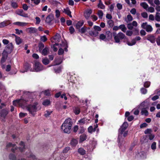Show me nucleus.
I'll list each match as a JSON object with an SVG mask.
<instances>
[{"mask_svg": "<svg viewBox=\"0 0 160 160\" xmlns=\"http://www.w3.org/2000/svg\"><path fill=\"white\" fill-rule=\"evenodd\" d=\"M128 126V124L127 122H124L118 130V142L120 147L123 145L125 143L124 138H122V134L126 129Z\"/></svg>", "mask_w": 160, "mask_h": 160, "instance_id": "obj_1", "label": "nucleus"}, {"mask_svg": "<svg viewBox=\"0 0 160 160\" xmlns=\"http://www.w3.org/2000/svg\"><path fill=\"white\" fill-rule=\"evenodd\" d=\"M72 123L71 119L69 118L66 119L62 124L61 126V129L64 132L69 134L70 133Z\"/></svg>", "mask_w": 160, "mask_h": 160, "instance_id": "obj_2", "label": "nucleus"}, {"mask_svg": "<svg viewBox=\"0 0 160 160\" xmlns=\"http://www.w3.org/2000/svg\"><path fill=\"white\" fill-rule=\"evenodd\" d=\"M38 103L37 102H35L33 104H30L26 106V109L33 116H34L35 112L37 111V105Z\"/></svg>", "mask_w": 160, "mask_h": 160, "instance_id": "obj_3", "label": "nucleus"}, {"mask_svg": "<svg viewBox=\"0 0 160 160\" xmlns=\"http://www.w3.org/2000/svg\"><path fill=\"white\" fill-rule=\"evenodd\" d=\"M28 101L26 100L20 99H16L13 101V105L15 106H16L18 104L22 106H25L28 104Z\"/></svg>", "mask_w": 160, "mask_h": 160, "instance_id": "obj_4", "label": "nucleus"}, {"mask_svg": "<svg viewBox=\"0 0 160 160\" xmlns=\"http://www.w3.org/2000/svg\"><path fill=\"white\" fill-rule=\"evenodd\" d=\"M8 113V111L6 109H2L0 111V119L2 121H5V119Z\"/></svg>", "mask_w": 160, "mask_h": 160, "instance_id": "obj_5", "label": "nucleus"}, {"mask_svg": "<svg viewBox=\"0 0 160 160\" xmlns=\"http://www.w3.org/2000/svg\"><path fill=\"white\" fill-rule=\"evenodd\" d=\"M34 69L36 72H39L43 69V65L39 62L36 61L33 66Z\"/></svg>", "mask_w": 160, "mask_h": 160, "instance_id": "obj_6", "label": "nucleus"}, {"mask_svg": "<svg viewBox=\"0 0 160 160\" xmlns=\"http://www.w3.org/2000/svg\"><path fill=\"white\" fill-rule=\"evenodd\" d=\"M113 36L115 40H120L125 39V35L121 32H120L118 34H116V33H113Z\"/></svg>", "mask_w": 160, "mask_h": 160, "instance_id": "obj_7", "label": "nucleus"}, {"mask_svg": "<svg viewBox=\"0 0 160 160\" xmlns=\"http://www.w3.org/2000/svg\"><path fill=\"white\" fill-rule=\"evenodd\" d=\"M142 27L144 29H145L148 32H150L152 30V26L149 25H147V22H143L141 25Z\"/></svg>", "mask_w": 160, "mask_h": 160, "instance_id": "obj_8", "label": "nucleus"}, {"mask_svg": "<svg viewBox=\"0 0 160 160\" xmlns=\"http://www.w3.org/2000/svg\"><path fill=\"white\" fill-rule=\"evenodd\" d=\"M81 108L82 107L79 105L74 106L72 108L73 112L76 115H78L81 112Z\"/></svg>", "mask_w": 160, "mask_h": 160, "instance_id": "obj_9", "label": "nucleus"}, {"mask_svg": "<svg viewBox=\"0 0 160 160\" xmlns=\"http://www.w3.org/2000/svg\"><path fill=\"white\" fill-rule=\"evenodd\" d=\"M13 46L12 43H10L6 46L5 49L4 50L8 52V53H10L13 51Z\"/></svg>", "mask_w": 160, "mask_h": 160, "instance_id": "obj_10", "label": "nucleus"}, {"mask_svg": "<svg viewBox=\"0 0 160 160\" xmlns=\"http://www.w3.org/2000/svg\"><path fill=\"white\" fill-rule=\"evenodd\" d=\"M26 31L30 33H37L38 31V30L35 28L30 27L27 28Z\"/></svg>", "mask_w": 160, "mask_h": 160, "instance_id": "obj_11", "label": "nucleus"}, {"mask_svg": "<svg viewBox=\"0 0 160 160\" xmlns=\"http://www.w3.org/2000/svg\"><path fill=\"white\" fill-rule=\"evenodd\" d=\"M142 109H147L148 108L149 106V103L147 101L145 100L142 102L140 104Z\"/></svg>", "mask_w": 160, "mask_h": 160, "instance_id": "obj_12", "label": "nucleus"}, {"mask_svg": "<svg viewBox=\"0 0 160 160\" xmlns=\"http://www.w3.org/2000/svg\"><path fill=\"white\" fill-rule=\"evenodd\" d=\"M54 19V15L52 14H50L46 18V22L47 23H50Z\"/></svg>", "mask_w": 160, "mask_h": 160, "instance_id": "obj_13", "label": "nucleus"}, {"mask_svg": "<svg viewBox=\"0 0 160 160\" xmlns=\"http://www.w3.org/2000/svg\"><path fill=\"white\" fill-rule=\"evenodd\" d=\"M61 41V43L60 44L61 47L62 48L64 47V50L66 52H67L68 51V46L67 41Z\"/></svg>", "mask_w": 160, "mask_h": 160, "instance_id": "obj_14", "label": "nucleus"}, {"mask_svg": "<svg viewBox=\"0 0 160 160\" xmlns=\"http://www.w3.org/2000/svg\"><path fill=\"white\" fill-rule=\"evenodd\" d=\"M24 68L26 72H27L29 70L30 71H32V68H31V65L27 62L25 63L24 65Z\"/></svg>", "mask_w": 160, "mask_h": 160, "instance_id": "obj_15", "label": "nucleus"}, {"mask_svg": "<svg viewBox=\"0 0 160 160\" xmlns=\"http://www.w3.org/2000/svg\"><path fill=\"white\" fill-rule=\"evenodd\" d=\"M92 11L91 10H88L84 13V16L87 19H88L90 14L92 13Z\"/></svg>", "mask_w": 160, "mask_h": 160, "instance_id": "obj_16", "label": "nucleus"}, {"mask_svg": "<svg viewBox=\"0 0 160 160\" xmlns=\"http://www.w3.org/2000/svg\"><path fill=\"white\" fill-rule=\"evenodd\" d=\"M105 36H106V39L109 40L111 39L112 38V34L111 32L110 31H107L105 32Z\"/></svg>", "mask_w": 160, "mask_h": 160, "instance_id": "obj_17", "label": "nucleus"}, {"mask_svg": "<svg viewBox=\"0 0 160 160\" xmlns=\"http://www.w3.org/2000/svg\"><path fill=\"white\" fill-rule=\"evenodd\" d=\"M11 23L9 21H4L0 23V28H2L7 26Z\"/></svg>", "mask_w": 160, "mask_h": 160, "instance_id": "obj_18", "label": "nucleus"}, {"mask_svg": "<svg viewBox=\"0 0 160 160\" xmlns=\"http://www.w3.org/2000/svg\"><path fill=\"white\" fill-rule=\"evenodd\" d=\"M17 14L22 16L25 17H28V14H26L23 12V11L22 9L19 10L17 12Z\"/></svg>", "mask_w": 160, "mask_h": 160, "instance_id": "obj_19", "label": "nucleus"}, {"mask_svg": "<svg viewBox=\"0 0 160 160\" xmlns=\"http://www.w3.org/2000/svg\"><path fill=\"white\" fill-rule=\"evenodd\" d=\"M78 152L81 155H84L86 154V151L82 148H80L78 150Z\"/></svg>", "mask_w": 160, "mask_h": 160, "instance_id": "obj_20", "label": "nucleus"}, {"mask_svg": "<svg viewBox=\"0 0 160 160\" xmlns=\"http://www.w3.org/2000/svg\"><path fill=\"white\" fill-rule=\"evenodd\" d=\"M63 12H65L66 14L68 15L70 17H72V16L71 14V12L70 11L68 8H67L66 9H64Z\"/></svg>", "mask_w": 160, "mask_h": 160, "instance_id": "obj_21", "label": "nucleus"}, {"mask_svg": "<svg viewBox=\"0 0 160 160\" xmlns=\"http://www.w3.org/2000/svg\"><path fill=\"white\" fill-rule=\"evenodd\" d=\"M87 138L86 135L85 134H83L80 136V141L82 142L85 140Z\"/></svg>", "mask_w": 160, "mask_h": 160, "instance_id": "obj_22", "label": "nucleus"}, {"mask_svg": "<svg viewBox=\"0 0 160 160\" xmlns=\"http://www.w3.org/2000/svg\"><path fill=\"white\" fill-rule=\"evenodd\" d=\"M62 67L61 66L55 67L54 68V72L56 73H59L61 72Z\"/></svg>", "mask_w": 160, "mask_h": 160, "instance_id": "obj_23", "label": "nucleus"}, {"mask_svg": "<svg viewBox=\"0 0 160 160\" xmlns=\"http://www.w3.org/2000/svg\"><path fill=\"white\" fill-rule=\"evenodd\" d=\"M51 103V102L49 99H47L44 100L42 103V104L45 106H48Z\"/></svg>", "mask_w": 160, "mask_h": 160, "instance_id": "obj_24", "label": "nucleus"}, {"mask_svg": "<svg viewBox=\"0 0 160 160\" xmlns=\"http://www.w3.org/2000/svg\"><path fill=\"white\" fill-rule=\"evenodd\" d=\"M8 157L10 160H16V156L14 154L10 153Z\"/></svg>", "mask_w": 160, "mask_h": 160, "instance_id": "obj_25", "label": "nucleus"}, {"mask_svg": "<svg viewBox=\"0 0 160 160\" xmlns=\"http://www.w3.org/2000/svg\"><path fill=\"white\" fill-rule=\"evenodd\" d=\"M42 54L46 56L48 54V48L46 47L45 48L42 50Z\"/></svg>", "mask_w": 160, "mask_h": 160, "instance_id": "obj_26", "label": "nucleus"}, {"mask_svg": "<svg viewBox=\"0 0 160 160\" xmlns=\"http://www.w3.org/2000/svg\"><path fill=\"white\" fill-rule=\"evenodd\" d=\"M78 141L74 138L72 139L71 142V144L72 146H75L78 144Z\"/></svg>", "mask_w": 160, "mask_h": 160, "instance_id": "obj_27", "label": "nucleus"}, {"mask_svg": "<svg viewBox=\"0 0 160 160\" xmlns=\"http://www.w3.org/2000/svg\"><path fill=\"white\" fill-rule=\"evenodd\" d=\"M38 47L39 48V52H41L44 48V45L42 42H40L38 43Z\"/></svg>", "mask_w": 160, "mask_h": 160, "instance_id": "obj_28", "label": "nucleus"}, {"mask_svg": "<svg viewBox=\"0 0 160 160\" xmlns=\"http://www.w3.org/2000/svg\"><path fill=\"white\" fill-rule=\"evenodd\" d=\"M141 113L142 115H144L146 116H147L148 115V112L146 109H142Z\"/></svg>", "mask_w": 160, "mask_h": 160, "instance_id": "obj_29", "label": "nucleus"}, {"mask_svg": "<svg viewBox=\"0 0 160 160\" xmlns=\"http://www.w3.org/2000/svg\"><path fill=\"white\" fill-rule=\"evenodd\" d=\"M119 29H121V30L124 32H125L127 30V28L124 24H122L120 25L119 26Z\"/></svg>", "mask_w": 160, "mask_h": 160, "instance_id": "obj_30", "label": "nucleus"}, {"mask_svg": "<svg viewBox=\"0 0 160 160\" xmlns=\"http://www.w3.org/2000/svg\"><path fill=\"white\" fill-rule=\"evenodd\" d=\"M83 22L80 21L78 22L76 25V28L77 29H79L83 25Z\"/></svg>", "mask_w": 160, "mask_h": 160, "instance_id": "obj_31", "label": "nucleus"}, {"mask_svg": "<svg viewBox=\"0 0 160 160\" xmlns=\"http://www.w3.org/2000/svg\"><path fill=\"white\" fill-rule=\"evenodd\" d=\"M155 20L158 22H160V13L158 12H157L156 13L155 17Z\"/></svg>", "mask_w": 160, "mask_h": 160, "instance_id": "obj_32", "label": "nucleus"}, {"mask_svg": "<svg viewBox=\"0 0 160 160\" xmlns=\"http://www.w3.org/2000/svg\"><path fill=\"white\" fill-rule=\"evenodd\" d=\"M42 63L45 65L48 64L50 62L49 59L47 58L42 59Z\"/></svg>", "mask_w": 160, "mask_h": 160, "instance_id": "obj_33", "label": "nucleus"}, {"mask_svg": "<svg viewBox=\"0 0 160 160\" xmlns=\"http://www.w3.org/2000/svg\"><path fill=\"white\" fill-rule=\"evenodd\" d=\"M127 43L129 46H132L135 44L136 43V41H126Z\"/></svg>", "mask_w": 160, "mask_h": 160, "instance_id": "obj_34", "label": "nucleus"}, {"mask_svg": "<svg viewBox=\"0 0 160 160\" xmlns=\"http://www.w3.org/2000/svg\"><path fill=\"white\" fill-rule=\"evenodd\" d=\"M89 34L91 36L96 37L98 34V32H95L93 31H91L89 32Z\"/></svg>", "mask_w": 160, "mask_h": 160, "instance_id": "obj_35", "label": "nucleus"}, {"mask_svg": "<svg viewBox=\"0 0 160 160\" xmlns=\"http://www.w3.org/2000/svg\"><path fill=\"white\" fill-rule=\"evenodd\" d=\"M98 7L102 9H104L105 8V6L103 4L101 0L99 1V3L98 5Z\"/></svg>", "mask_w": 160, "mask_h": 160, "instance_id": "obj_36", "label": "nucleus"}, {"mask_svg": "<svg viewBox=\"0 0 160 160\" xmlns=\"http://www.w3.org/2000/svg\"><path fill=\"white\" fill-rule=\"evenodd\" d=\"M14 24L21 26H24L26 25V23L24 22H16L14 23Z\"/></svg>", "mask_w": 160, "mask_h": 160, "instance_id": "obj_37", "label": "nucleus"}, {"mask_svg": "<svg viewBox=\"0 0 160 160\" xmlns=\"http://www.w3.org/2000/svg\"><path fill=\"white\" fill-rule=\"evenodd\" d=\"M10 53H8V52L4 50L2 53V57L6 58H8V54Z\"/></svg>", "mask_w": 160, "mask_h": 160, "instance_id": "obj_38", "label": "nucleus"}, {"mask_svg": "<svg viewBox=\"0 0 160 160\" xmlns=\"http://www.w3.org/2000/svg\"><path fill=\"white\" fill-rule=\"evenodd\" d=\"M27 157L28 158H31L33 160L36 159V156L32 152L30 153L29 155L27 156Z\"/></svg>", "mask_w": 160, "mask_h": 160, "instance_id": "obj_39", "label": "nucleus"}, {"mask_svg": "<svg viewBox=\"0 0 160 160\" xmlns=\"http://www.w3.org/2000/svg\"><path fill=\"white\" fill-rule=\"evenodd\" d=\"M61 38V37L60 34L57 33L53 37V38L54 40H58Z\"/></svg>", "mask_w": 160, "mask_h": 160, "instance_id": "obj_40", "label": "nucleus"}, {"mask_svg": "<svg viewBox=\"0 0 160 160\" xmlns=\"http://www.w3.org/2000/svg\"><path fill=\"white\" fill-rule=\"evenodd\" d=\"M95 128H93L92 126H89L88 128V132L91 133L92 132H95Z\"/></svg>", "mask_w": 160, "mask_h": 160, "instance_id": "obj_41", "label": "nucleus"}, {"mask_svg": "<svg viewBox=\"0 0 160 160\" xmlns=\"http://www.w3.org/2000/svg\"><path fill=\"white\" fill-rule=\"evenodd\" d=\"M151 83L149 81L145 82L143 84L144 87L145 88H148L149 87Z\"/></svg>", "mask_w": 160, "mask_h": 160, "instance_id": "obj_42", "label": "nucleus"}, {"mask_svg": "<svg viewBox=\"0 0 160 160\" xmlns=\"http://www.w3.org/2000/svg\"><path fill=\"white\" fill-rule=\"evenodd\" d=\"M140 5L145 9H146L148 7V5L145 2L141 3Z\"/></svg>", "mask_w": 160, "mask_h": 160, "instance_id": "obj_43", "label": "nucleus"}, {"mask_svg": "<svg viewBox=\"0 0 160 160\" xmlns=\"http://www.w3.org/2000/svg\"><path fill=\"white\" fill-rule=\"evenodd\" d=\"M52 111H48L47 110L46 111L44 114V116L46 118H47L48 117H49L50 115H51V114L52 113Z\"/></svg>", "mask_w": 160, "mask_h": 160, "instance_id": "obj_44", "label": "nucleus"}, {"mask_svg": "<svg viewBox=\"0 0 160 160\" xmlns=\"http://www.w3.org/2000/svg\"><path fill=\"white\" fill-rule=\"evenodd\" d=\"M44 94L47 96H49L51 95L50 91L48 90H46L43 92Z\"/></svg>", "mask_w": 160, "mask_h": 160, "instance_id": "obj_45", "label": "nucleus"}, {"mask_svg": "<svg viewBox=\"0 0 160 160\" xmlns=\"http://www.w3.org/2000/svg\"><path fill=\"white\" fill-rule=\"evenodd\" d=\"M140 91L142 94H145L147 93V90L144 88H142L140 89Z\"/></svg>", "mask_w": 160, "mask_h": 160, "instance_id": "obj_46", "label": "nucleus"}, {"mask_svg": "<svg viewBox=\"0 0 160 160\" xmlns=\"http://www.w3.org/2000/svg\"><path fill=\"white\" fill-rule=\"evenodd\" d=\"M98 14L99 16V18L102 19L103 15V13L102 11L98 10Z\"/></svg>", "mask_w": 160, "mask_h": 160, "instance_id": "obj_47", "label": "nucleus"}, {"mask_svg": "<svg viewBox=\"0 0 160 160\" xmlns=\"http://www.w3.org/2000/svg\"><path fill=\"white\" fill-rule=\"evenodd\" d=\"M62 61L60 59H57L55 60V64L58 65L60 64L62 62Z\"/></svg>", "mask_w": 160, "mask_h": 160, "instance_id": "obj_48", "label": "nucleus"}, {"mask_svg": "<svg viewBox=\"0 0 160 160\" xmlns=\"http://www.w3.org/2000/svg\"><path fill=\"white\" fill-rule=\"evenodd\" d=\"M152 132V129L151 128H148L144 131V133L145 134H151Z\"/></svg>", "mask_w": 160, "mask_h": 160, "instance_id": "obj_49", "label": "nucleus"}, {"mask_svg": "<svg viewBox=\"0 0 160 160\" xmlns=\"http://www.w3.org/2000/svg\"><path fill=\"white\" fill-rule=\"evenodd\" d=\"M147 39L148 40H155V38L153 35H149L148 36Z\"/></svg>", "mask_w": 160, "mask_h": 160, "instance_id": "obj_50", "label": "nucleus"}, {"mask_svg": "<svg viewBox=\"0 0 160 160\" xmlns=\"http://www.w3.org/2000/svg\"><path fill=\"white\" fill-rule=\"evenodd\" d=\"M87 119H86L85 118H83L79 120L78 122L80 123H82V124H84L86 122V121H87Z\"/></svg>", "mask_w": 160, "mask_h": 160, "instance_id": "obj_51", "label": "nucleus"}, {"mask_svg": "<svg viewBox=\"0 0 160 160\" xmlns=\"http://www.w3.org/2000/svg\"><path fill=\"white\" fill-rule=\"evenodd\" d=\"M70 148L69 147H65L63 150V152L65 153H68V152L70 150Z\"/></svg>", "mask_w": 160, "mask_h": 160, "instance_id": "obj_52", "label": "nucleus"}, {"mask_svg": "<svg viewBox=\"0 0 160 160\" xmlns=\"http://www.w3.org/2000/svg\"><path fill=\"white\" fill-rule=\"evenodd\" d=\"M147 137H149V138L150 140H152L155 137V136L153 134H151L149 135H147L146 136Z\"/></svg>", "mask_w": 160, "mask_h": 160, "instance_id": "obj_53", "label": "nucleus"}, {"mask_svg": "<svg viewBox=\"0 0 160 160\" xmlns=\"http://www.w3.org/2000/svg\"><path fill=\"white\" fill-rule=\"evenodd\" d=\"M64 53V50L62 48H60L59 49L58 54L59 55H62Z\"/></svg>", "mask_w": 160, "mask_h": 160, "instance_id": "obj_54", "label": "nucleus"}, {"mask_svg": "<svg viewBox=\"0 0 160 160\" xmlns=\"http://www.w3.org/2000/svg\"><path fill=\"white\" fill-rule=\"evenodd\" d=\"M156 143L155 142H153L152 144L151 148L152 150H155L156 148Z\"/></svg>", "mask_w": 160, "mask_h": 160, "instance_id": "obj_55", "label": "nucleus"}, {"mask_svg": "<svg viewBox=\"0 0 160 160\" xmlns=\"http://www.w3.org/2000/svg\"><path fill=\"white\" fill-rule=\"evenodd\" d=\"M99 38L100 39L103 40L106 39V36H105V35L104 34H100L99 36Z\"/></svg>", "mask_w": 160, "mask_h": 160, "instance_id": "obj_56", "label": "nucleus"}, {"mask_svg": "<svg viewBox=\"0 0 160 160\" xmlns=\"http://www.w3.org/2000/svg\"><path fill=\"white\" fill-rule=\"evenodd\" d=\"M26 115H27V113H23L21 112L19 114V117L20 118H22L25 117Z\"/></svg>", "mask_w": 160, "mask_h": 160, "instance_id": "obj_57", "label": "nucleus"}, {"mask_svg": "<svg viewBox=\"0 0 160 160\" xmlns=\"http://www.w3.org/2000/svg\"><path fill=\"white\" fill-rule=\"evenodd\" d=\"M141 15L144 18H147L148 17V14L145 12L142 13Z\"/></svg>", "mask_w": 160, "mask_h": 160, "instance_id": "obj_58", "label": "nucleus"}, {"mask_svg": "<svg viewBox=\"0 0 160 160\" xmlns=\"http://www.w3.org/2000/svg\"><path fill=\"white\" fill-rule=\"evenodd\" d=\"M93 28L95 31H100L101 30V28L98 26H95L93 27Z\"/></svg>", "mask_w": 160, "mask_h": 160, "instance_id": "obj_59", "label": "nucleus"}, {"mask_svg": "<svg viewBox=\"0 0 160 160\" xmlns=\"http://www.w3.org/2000/svg\"><path fill=\"white\" fill-rule=\"evenodd\" d=\"M58 45V43H56L53 45L52 47L53 48V50L54 52H56L58 50V49L56 46Z\"/></svg>", "mask_w": 160, "mask_h": 160, "instance_id": "obj_60", "label": "nucleus"}, {"mask_svg": "<svg viewBox=\"0 0 160 160\" xmlns=\"http://www.w3.org/2000/svg\"><path fill=\"white\" fill-rule=\"evenodd\" d=\"M79 31L80 32H81L82 33H85L86 31V28H85L83 27L81 28V29H79Z\"/></svg>", "mask_w": 160, "mask_h": 160, "instance_id": "obj_61", "label": "nucleus"}, {"mask_svg": "<svg viewBox=\"0 0 160 160\" xmlns=\"http://www.w3.org/2000/svg\"><path fill=\"white\" fill-rule=\"evenodd\" d=\"M7 58H6L5 57H2L1 59V60L0 62L1 64L4 63L6 60L7 59Z\"/></svg>", "mask_w": 160, "mask_h": 160, "instance_id": "obj_62", "label": "nucleus"}, {"mask_svg": "<svg viewBox=\"0 0 160 160\" xmlns=\"http://www.w3.org/2000/svg\"><path fill=\"white\" fill-rule=\"evenodd\" d=\"M11 5L12 7L14 8H16L18 7V4L16 2H12Z\"/></svg>", "mask_w": 160, "mask_h": 160, "instance_id": "obj_63", "label": "nucleus"}, {"mask_svg": "<svg viewBox=\"0 0 160 160\" xmlns=\"http://www.w3.org/2000/svg\"><path fill=\"white\" fill-rule=\"evenodd\" d=\"M22 8L25 11L28 10V7L26 4H24L22 5Z\"/></svg>", "mask_w": 160, "mask_h": 160, "instance_id": "obj_64", "label": "nucleus"}]
</instances>
